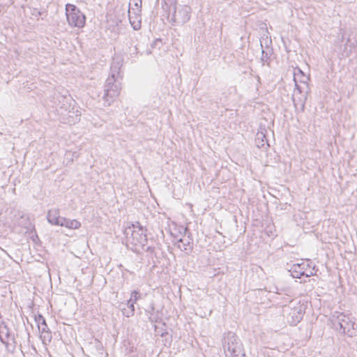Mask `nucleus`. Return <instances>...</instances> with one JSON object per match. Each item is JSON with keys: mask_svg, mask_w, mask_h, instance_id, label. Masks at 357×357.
Instances as JSON below:
<instances>
[{"mask_svg": "<svg viewBox=\"0 0 357 357\" xmlns=\"http://www.w3.org/2000/svg\"><path fill=\"white\" fill-rule=\"evenodd\" d=\"M164 10L167 11V20L173 26H182L190 19L191 8L186 5L176 6L172 3H165L162 5Z\"/></svg>", "mask_w": 357, "mask_h": 357, "instance_id": "obj_2", "label": "nucleus"}, {"mask_svg": "<svg viewBox=\"0 0 357 357\" xmlns=\"http://www.w3.org/2000/svg\"><path fill=\"white\" fill-rule=\"evenodd\" d=\"M59 115L61 116V121L63 123L72 124L75 123L79 119L80 112L71 107L70 109H68L66 112L62 111Z\"/></svg>", "mask_w": 357, "mask_h": 357, "instance_id": "obj_11", "label": "nucleus"}, {"mask_svg": "<svg viewBox=\"0 0 357 357\" xmlns=\"http://www.w3.org/2000/svg\"><path fill=\"white\" fill-rule=\"evenodd\" d=\"M177 247L182 251L189 252L191 250V245L189 241L184 242L183 239H179L177 243Z\"/></svg>", "mask_w": 357, "mask_h": 357, "instance_id": "obj_19", "label": "nucleus"}, {"mask_svg": "<svg viewBox=\"0 0 357 357\" xmlns=\"http://www.w3.org/2000/svg\"><path fill=\"white\" fill-rule=\"evenodd\" d=\"M62 222L60 223L61 227H66L68 229H77L81 227V223L77 220H69L63 218Z\"/></svg>", "mask_w": 357, "mask_h": 357, "instance_id": "obj_16", "label": "nucleus"}, {"mask_svg": "<svg viewBox=\"0 0 357 357\" xmlns=\"http://www.w3.org/2000/svg\"><path fill=\"white\" fill-rule=\"evenodd\" d=\"M306 100L307 92L303 91V87L301 86L295 87L292 95V100L295 107L304 110Z\"/></svg>", "mask_w": 357, "mask_h": 357, "instance_id": "obj_9", "label": "nucleus"}, {"mask_svg": "<svg viewBox=\"0 0 357 357\" xmlns=\"http://www.w3.org/2000/svg\"><path fill=\"white\" fill-rule=\"evenodd\" d=\"M336 321L343 333L347 334L350 337L354 335L355 322L352 318L343 313H340L337 316Z\"/></svg>", "mask_w": 357, "mask_h": 357, "instance_id": "obj_7", "label": "nucleus"}, {"mask_svg": "<svg viewBox=\"0 0 357 357\" xmlns=\"http://www.w3.org/2000/svg\"><path fill=\"white\" fill-rule=\"evenodd\" d=\"M127 308L123 307L121 311L124 316L127 317H130L134 314L135 312V306L132 304L126 303Z\"/></svg>", "mask_w": 357, "mask_h": 357, "instance_id": "obj_20", "label": "nucleus"}, {"mask_svg": "<svg viewBox=\"0 0 357 357\" xmlns=\"http://www.w3.org/2000/svg\"><path fill=\"white\" fill-rule=\"evenodd\" d=\"M309 77L304 74V73L299 68L294 71V82H295V87H297L298 82L303 83L307 87V83Z\"/></svg>", "mask_w": 357, "mask_h": 357, "instance_id": "obj_13", "label": "nucleus"}, {"mask_svg": "<svg viewBox=\"0 0 357 357\" xmlns=\"http://www.w3.org/2000/svg\"><path fill=\"white\" fill-rule=\"evenodd\" d=\"M303 306L298 305L291 310L289 314L288 322L292 326H296L303 319Z\"/></svg>", "mask_w": 357, "mask_h": 357, "instance_id": "obj_10", "label": "nucleus"}, {"mask_svg": "<svg viewBox=\"0 0 357 357\" xmlns=\"http://www.w3.org/2000/svg\"><path fill=\"white\" fill-rule=\"evenodd\" d=\"M146 231L138 222L127 226L124 229L127 243L135 247L144 248L147 243Z\"/></svg>", "mask_w": 357, "mask_h": 357, "instance_id": "obj_3", "label": "nucleus"}, {"mask_svg": "<svg viewBox=\"0 0 357 357\" xmlns=\"http://www.w3.org/2000/svg\"><path fill=\"white\" fill-rule=\"evenodd\" d=\"M66 15L69 26L72 27L82 28L86 23V16L75 5L67 3L66 5Z\"/></svg>", "mask_w": 357, "mask_h": 357, "instance_id": "obj_5", "label": "nucleus"}, {"mask_svg": "<svg viewBox=\"0 0 357 357\" xmlns=\"http://www.w3.org/2000/svg\"><path fill=\"white\" fill-rule=\"evenodd\" d=\"M266 233L268 236H274L275 234L273 233L271 229H266Z\"/></svg>", "mask_w": 357, "mask_h": 357, "instance_id": "obj_23", "label": "nucleus"}, {"mask_svg": "<svg viewBox=\"0 0 357 357\" xmlns=\"http://www.w3.org/2000/svg\"><path fill=\"white\" fill-rule=\"evenodd\" d=\"M140 298L141 294L139 293V291L138 290H134L131 292L130 298L127 303H128V304H132L134 305V304Z\"/></svg>", "mask_w": 357, "mask_h": 357, "instance_id": "obj_21", "label": "nucleus"}, {"mask_svg": "<svg viewBox=\"0 0 357 357\" xmlns=\"http://www.w3.org/2000/svg\"><path fill=\"white\" fill-rule=\"evenodd\" d=\"M223 347L227 356L228 353L231 357H238L244 355L240 340L232 332H228L225 336Z\"/></svg>", "mask_w": 357, "mask_h": 357, "instance_id": "obj_4", "label": "nucleus"}, {"mask_svg": "<svg viewBox=\"0 0 357 357\" xmlns=\"http://www.w3.org/2000/svg\"><path fill=\"white\" fill-rule=\"evenodd\" d=\"M35 321L38 324V330L40 332H44L45 329H47V325L45 321V319L41 314H38L35 317Z\"/></svg>", "mask_w": 357, "mask_h": 357, "instance_id": "obj_17", "label": "nucleus"}, {"mask_svg": "<svg viewBox=\"0 0 357 357\" xmlns=\"http://www.w3.org/2000/svg\"><path fill=\"white\" fill-rule=\"evenodd\" d=\"M121 65L119 62L113 61L111 65V73L106 80L104 86L103 99L105 105H110L114 98L119 96L121 91V83L119 79L120 76Z\"/></svg>", "mask_w": 357, "mask_h": 357, "instance_id": "obj_1", "label": "nucleus"}, {"mask_svg": "<svg viewBox=\"0 0 357 357\" xmlns=\"http://www.w3.org/2000/svg\"><path fill=\"white\" fill-rule=\"evenodd\" d=\"M132 1V7L130 10L133 13H139L142 12V0H130Z\"/></svg>", "mask_w": 357, "mask_h": 357, "instance_id": "obj_18", "label": "nucleus"}, {"mask_svg": "<svg viewBox=\"0 0 357 357\" xmlns=\"http://www.w3.org/2000/svg\"><path fill=\"white\" fill-rule=\"evenodd\" d=\"M63 217L60 216V213L58 209L54 208L48 211L47 219L49 223L53 225L60 226L62 222Z\"/></svg>", "mask_w": 357, "mask_h": 357, "instance_id": "obj_12", "label": "nucleus"}, {"mask_svg": "<svg viewBox=\"0 0 357 357\" xmlns=\"http://www.w3.org/2000/svg\"><path fill=\"white\" fill-rule=\"evenodd\" d=\"M40 338L43 340V342H50L52 340V333L49 331V328L45 329L44 332H40Z\"/></svg>", "mask_w": 357, "mask_h": 357, "instance_id": "obj_22", "label": "nucleus"}, {"mask_svg": "<svg viewBox=\"0 0 357 357\" xmlns=\"http://www.w3.org/2000/svg\"><path fill=\"white\" fill-rule=\"evenodd\" d=\"M266 132V130H261L257 132L256 135L255 142L259 148H264L266 145V146H269L265 133Z\"/></svg>", "mask_w": 357, "mask_h": 357, "instance_id": "obj_15", "label": "nucleus"}, {"mask_svg": "<svg viewBox=\"0 0 357 357\" xmlns=\"http://www.w3.org/2000/svg\"><path fill=\"white\" fill-rule=\"evenodd\" d=\"M293 278H300L301 276L307 278L316 274L315 266L311 267L309 261L302 262L301 264H295L289 270Z\"/></svg>", "mask_w": 357, "mask_h": 357, "instance_id": "obj_6", "label": "nucleus"}, {"mask_svg": "<svg viewBox=\"0 0 357 357\" xmlns=\"http://www.w3.org/2000/svg\"><path fill=\"white\" fill-rule=\"evenodd\" d=\"M54 107L58 112V114L62 112V111L66 112L71 107V98L70 96L61 95L60 93H55L54 96Z\"/></svg>", "mask_w": 357, "mask_h": 357, "instance_id": "obj_8", "label": "nucleus"}, {"mask_svg": "<svg viewBox=\"0 0 357 357\" xmlns=\"http://www.w3.org/2000/svg\"><path fill=\"white\" fill-rule=\"evenodd\" d=\"M129 20L131 26L135 30H139L141 28V13H133L130 8L128 10Z\"/></svg>", "mask_w": 357, "mask_h": 357, "instance_id": "obj_14", "label": "nucleus"}]
</instances>
